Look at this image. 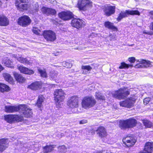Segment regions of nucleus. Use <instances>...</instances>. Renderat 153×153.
Returning <instances> with one entry per match:
<instances>
[{
  "label": "nucleus",
  "mask_w": 153,
  "mask_h": 153,
  "mask_svg": "<svg viewBox=\"0 0 153 153\" xmlns=\"http://www.w3.org/2000/svg\"><path fill=\"white\" fill-rule=\"evenodd\" d=\"M3 62L7 67L10 68H14V66L12 62L10 60L7 58L3 60Z\"/></svg>",
  "instance_id": "nucleus-31"
},
{
  "label": "nucleus",
  "mask_w": 153,
  "mask_h": 153,
  "mask_svg": "<svg viewBox=\"0 0 153 153\" xmlns=\"http://www.w3.org/2000/svg\"><path fill=\"white\" fill-rule=\"evenodd\" d=\"M58 149L59 152L61 153H65L67 152V148L64 145L59 146Z\"/></svg>",
  "instance_id": "nucleus-37"
},
{
  "label": "nucleus",
  "mask_w": 153,
  "mask_h": 153,
  "mask_svg": "<svg viewBox=\"0 0 153 153\" xmlns=\"http://www.w3.org/2000/svg\"><path fill=\"white\" fill-rule=\"evenodd\" d=\"M4 119L8 123H10L15 121H21L23 120V117L18 115L9 114L4 116Z\"/></svg>",
  "instance_id": "nucleus-8"
},
{
  "label": "nucleus",
  "mask_w": 153,
  "mask_h": 153,
  "mask_svg": "<svg viewBox=\"0 0 153 153\" xmlns=\"http://www.w3.org/2000/svg\"><path fill=\"white\" fill-rule=\"evenodd\" d=\"M82 69L84 70H86L87 71H91L92 68L89 65H83L82 66Z\"/></svg>",
  "instance_id": "nucleus-41"
},
{
  "label": "nucleus",
  "mask_w": 153,
  "mask_h": 153,
  "mask_svg": "<svg viewBox=\"0 0 153 153\" xmlns=\"http://www.w3.org/2000/svg\"><path fill=\"white\" fill-rule=\"evenodd\" d=\"M78 98L77 96H74L68 98L67 104L68 107L74 108L78 106Z\"/></svg>",
  "instance_id": "nucleus-9"
},
{
  "label": "nucleus",
  "mask_w": 153,
  "mask_h": 153,
  "mask_svg": "<svg viewBox=\"0 0 153 153\" xmlns=\"http://www.w3.org/2000/svg\"><path fill=\"white\" fill-rule=\"evenodd\" d=\"M96 103V101L93 97L86 96L82 99L81 105L83 108L87 109L94 106Z\"/></svg>",
  "instance_id": "nucleus-2"
},
{
  "label": "nucleus",
  "mask_w": 153,
  "mask_h": 153,
  "mask_svg": "<svg viewBox=\"0 0 153 153\" xmlns=\"http://www.w3.org/2000/svg\"><path fill=\"white\" fill-rule=\"evenodd\" d=\"M128 60L131 63H134L135 60V58L134 57H132L129 58L128 59Z\"/></svg>",
  "instance_id": "nucleus-47"
},
{
  "label": "nucleus",
  "mask_w": 153,
  "mask_h": 153,
  "mask_svg": "<svg viewBox=\"0 0 153 153\" xmlns=\"http://www.w3.org/2000/svg\"><path fill=\"white\" fill-rule=\"evenodd\" d=\"M58 72L55 71H52L50 73V76L51 79H54L57 77Z\"/></svg>",
  "instance_id": "nucleus-38"
},
{
  "label": "nucleus",
  "mask_w": 153,
  "mask_h": 153,
  "mask_svg": "<svg viewBox=\"0 0 153 153\" xmlns=\"http://www.w3.org/2000/svg\"><path fill=\"white\" fill-rule=\"evenodd\" d=\"M62 65L67 68H71L72 66L71 64L66 62H63Z\"/></svg>",
  "instance_id": "nucleus-43"
},
{
  "label": "nucleus",
  "mask_w": 153,
  "mask_h": 153,
  "mask_svg": "<svg viewBox=\"0 0 153 153\" xmlns=\"http://www.w3.org/2000/svg\"><path fill=\"white\" fill-rule=\"evenodd\" d=\"M58 53H57V54H55V56H57V55H58Z\"/></svg>",
  "instance_id": "nucleus-55"
},
{
  "label": "nucleus",
  "mask_w": 153,
  "mask_h": 153,
  "mask_svg": "<svg viewBox=\"0 0 153 153\" xmlns=\"http://www.w3.org/2000/svg\"><path fill=\"white\" fill-rule=\"evenodd\" d=\"M139 63L135 65L134 67L136 68H143V66H142L143 64L141 63V62H139Z\"/></svg>",
  "instance_id": "nucleus-46"
},
{
  "label": "nucleus",
  "mask_w": 153,
  "mask_h": 153,
  "mask_svg": "<svg viewBox=\"0 0 153 153\" xmlns=\"http://www.w3.org/2000/svg\"><path fill=\"white\" fill-rule=\"evenodd\" d=\"M26 0H16L15 5L17 7L18 10L20 11H23L24 10H27V6L26 4H24Z\"/></svg>",
  "instance_id": "nucleus-17"
},
{
  "label": "nucleus",
  "mask_w": 153,
  "mask_h": 153,
  "mask_svg": "<svg viewBox=\"0 0 153 153\" xmlns=\"http://www.w3.org/2000/svg\"><path fill=\"white\" fill-rule=\"evenodd\" d=\"M38 71L40 74L41 76L44 77H47V74L45 70H43L41 69H38Z\"/></svg>",
  "instance_id": "nucleus-40"
},
{
  "label": "nucleus",
  "mask_w": 153,
  "mask_h": 153,
  "mask_svg": "<svg viewBox=\"0 0 153 153\" xmlns=\"http://www.w3.org/2000/svg\"><path fill=\"white\" fill-rule=\"evenodd\" d=\"M3 75L4 79L6 81L11 83H13L14 82V80L10 74L8 73H5L3 74Z\"/></svg>",
  "instance_id": "nucleus-29"
},
{
  "label": "nucleus",
  "mask_w": 153,
  "mask_h": 153,
  "mask_svg": "<svg viewBox=\"0 0 153 153\" xmlns=\"http://www.w3.org/2000/svg\"><path fill=\"white\" fill-rule=\"evenodd\" d=\"M50 12H52L53 14H54L56 13V11L54 9H51V10L50 11Z\"/></svg>",
  "instance_id": "nucleus-51"
},
{
  "label": "nucleus",
  "mask_w": 153,
  "mask_h": 153,
  "mask_svg": "<svg viewBox=\"0 0 153 153\" xmlns=\"http://www.w3.org/2000/svg\"><path fill=\"white\" fill-rule=\"evenodd\" d=\"M87 120L85 119H83L80 120L79 122V124H84L87 123Z\"/></svg>",
  "instance_id": "nucleus-48"
},
{
  "label": "nucleus",
  "mask_w": 153,
  "mask_h": 153,
  "mask_svg": "<svg viewBox=\"0 0 153 153\" xmlns=\"http://www.w3.org/2000/svg\"><path fill=\"white\" fill-rule=\"evenodd\" d=\"M55 146L53 145H47L43 147V151L45 153L51 152L53 150Z\"/></svg>",
  "instance_id": "nucleus-30"
},
{
  "label": "nucleus",
  "mask_w": 153,
  "mask_h": 153,
  "mask_svg": "<svg viewBox=\"0 0 153 153\" xmlns=\"http://www.w3.org/2000/svg\"><path fill=\"white\" fill-rule=\"evenodd\" d=\"M137 62H141L142 63L143 68H151L152 67V62L150 61L143 59H140L137 60Z\"/></svg>",
  "instance_id": "nucleus-22"
},
{
  "label": "nucleus",
  "mask_w": 153,
  "mask_h": 153,
  "mask_svg": "<svg viewBox=\"0 0 153 153\" xmlns=\"http://www.w3.org/2000/svg\"><path fill=\"white\" fill-rule=\"evenodd\" d=\"M153 151V142H147L145 145L144 150L143 152H140V153H152V152Z\"/></svg>",
  "instance_id": "nucleus-21"
},
{
  "label": "nucleus",
  "mask_w": 153,
  "mask_h": 153,
  "mask_svg": "<svg viewBox=\"0 0 153 153\" xmlns=\"http://www.w3.org/2000/svg\"><path fill=\"white\" fill-rule=\"evenodd\" d=\"M43 35L45 39L48 41L53 42L56 39L55 33L52 30L45 31Z\"/></svg>",
  "instance_id": "nucleus-11"
},
{
  "label": "nucleus",
  "mask_w": 153,
  "mask_h": 153,
  "mask_svg": "<svg viewBox=\"0 0 153 153\" xmlns=\"http://www.w3.org/2000/svg\"><path fill=\"white\" fill-rule=\"evenodd\" d=\"M130 92L128 89L123 87L119 89L118 90L112 93L113 97L120 100L123 99L126 97L129 94Z\"/></svg>",
  "instance_id": "nucleus-1"
},
{
  "label": "nucleus",
  "mask_w": 153,
  "mask_h": 153,
  "mask_svg": "<svg viewBox=\"0 0 153 153\" xmlns=\"http://www.w3.org/2000/svg\"><path fill=\"white\" fill-rule=\"evenodd\" d=\"M50 10L51 9L45 7H42V11L44 13H49Z\"/></svg>",
  "instance_id": "nucleus-42"
},
{
  "label": "nucleus",
  "mask_w": 153,
  "mask_h": 153,
  "mask_svg": "<svg viewBox=\"0 0 153 153\" xmlns=\"http://www.w3.org/2000/svg\"><path fill=\"white\" fill-rule=\"evenodd\" d=\"M71 24L73 27L77 29L81 28L85 25V22L84 21L79 19H73L71 21Z\"/></svg>",
  "instance_id": "nucleus-13"
},
{
  "label": "nucleus",
  "mask_w": 153,
  "mask_h": 153,
  "mask_svg": "<svg viewBox=\"0 0 153 153\" xmlns=\"http://www.w3.org/2000/svg\"><path fill=\"white\" fill-rule=\"evenodd\" d=\"M33 9L35 11H37L39 10V5L37 3H36L33 5Z\"/></svg>",
  "instance_id": "nucleus-44"
},
{
  "label": "nucleus",
  "mask_w": 153,
  "mask_h": 153,
  "mask_svg": "<svg viewBox=\"0 0 153 153\" xmlns=\"http://www.w3.org/2000/svg\"><path fill=\"white\" fill-rule=\"evenodd\" d=\"M104 26L106 28L114 30H117V28L113 25V24L110 22H105L104 23Z\"/></svg>",
  "instance_id": "nucleus-28"
},
{
  "label": "nucleus",
  "mask_w": 153,
  "mask_h": 153,
  "mask_svg": "<svg viewBox=\"0 0 153 153\" xmlns=\"http://www.w3.org/2000/svg\"><path fill=\"white\" fill-rule=\"evenodd\" d=\"M133 67L132 65L127 64L125 62H123L121 63L120 66H119V68L120 69L128 68L130 67Z\"/></svg>",
  "instance_id": "nucleus-36"
},
{
  "label": "nucleus",
  "mask_w": 153,
  "mask_h": 153,
  "mask_svg": "<svg viewBox=\"0 0 153 153\" xmlns=\"http://www.w3.org/2000/svg\"><path fill=\"white\" fill-rule=\"evenodd\" d=\"M116 7L109 4L105 5L102 8L104 14L107 16H109L114 14L115 12Z\"/></svg>",
  "instance_id": "nucleus-10"
},
{
  "label": "nucleus",
  "mask_w": 153,
  "mask_h": 153,
  "mask_svg": "<svg viewBox=\"0 0 153 153\" xmlns=\"http://www.w3.org/2000/svg\"><path fill=\"white\" fill-rule=\"evenodd\" d=\"M7 140L4 139H0V153L3 152L7 147Z\"/></svg>",
  "instance_id": "nucleus-26"
},
{
  "label": "nucleus",
  "mask_w": 153,
  "mask_h": 153,
  "mask_svg": "<svg viewBox=\"0 0 153 153\" xmlns=\"http://www.w3.org/2000/svg\"><path fill=\"white\" fill-rule=\"evenodd\" d=\"M95 97L96 99L100 100H104L105 97L102 96L99 92H96L95 93Z\"/></svg>",
  "instance_id": "nucleus-35"
},
{
  "label": "nucleus",
  "mask_w": 153,
  "mask_h": 153,
  "mask_svg": "<svg viewBox=\"0 0 153 153\" xmlns=\"http://www.w3.org/2000/svg\"><path fill=\"white\" fill-rule=\"evenodd\" d=\"M150 100V98L149 97L145 98L143 100V103L145 105H146L149 103Z\"/></svg>",
  "instance_id": "nucleus-45"
},
{
  "label": "nucleus",
  "mask_w": 153,
  "mask_h": 153,
  "mask_svg": "<svg viewBox=\"0 0 153 153\" xmlns=\"http://www.w3.org/2000/svg\"><path fill=\"white\" fill-rule=\"evenodd\" d=\"M92 6V2L90 0H78L76 7L80 10L85 11Z\"/></svg>",
  "instance_id": "nucleus-5"
},
{
  "label": "nucleus",
  "mask_w": 153,
  "mask_h": 153,
  "mask_svg": "<svg viewBox=\"0 0 153 153\" xmlns=\"http://www.w3.org/2000/svg\"><path fill=\"white\" fill-rule=\"evenodd\" d=\"M150 28L153 30V22H152L150 25Z\"/></svg>",
  "instance_id": "nucleus-52"
},
{
  "label": "nucleus",
  "mask_w": 153,
  "mask_h": 153,
  "mask_svg": "<svg viewBox=\"0 0 153 153\" xmlns=\"http://www.w3.org/2000/svg\"><path fill=\"white\" fill-rule=\"evenodd\" d=\"M143 123L144 126L146 128H150L152 127L153 125L151 122L148 120H143Z\"/></svg>",
  "instance_id": "nucleus-34"
},
{
  "label": "nucleus",
  "mask_w": 153,
  "mask_h": 153,
  "mask_svg": "<svg viewBox=\"0 0 153 153\" xmlns=\"http://www.w3.org/2000/svg\"><path fill=\"white\" fill-rule=\"evenodd\" d=\"M17 56L15 55H13V57L16 58L17 60L21 63L28 65H30L32 63V62L27 59L26 58H24L22 56L17 57Z\"/></svg>",
  "instance_id": "nucleus-20"
},
{
  "label": "nucleus",
  "mask_w": 153,
  "mask_h": 153,
  "mask_svg": "<svg viewBox=\"0 0 153 153\" xmlns=\"http://www.w3.org/2000/svg\"><path fill=\"white\" fill-rule=\"evenodd\" d=\"M143 33H145V34H147V33L145 31H144L143 32Z\"/></svg>",
  "instance_id": "nucleus-53"
},
{
  "label": "nucleus",
  "mask_w": 153,
  "mask_h": 153,
  "mask_svg": "<svg viewBox=\"0 0 153 153\" xmlns=\"http://www.w3.org/2000/svg\"><path fill=\"white\" fill-rule=\"evenodd\" d=\"M31 22L29 17L27 16H24L19 18L18 23L19 25L25 27L29 25Z\"/></svg>",
  "instance_id": "nucleus-12"
},
{
  "label": "nucleus",
  "mask_w": 153,
  "mask_h": 153,
  "mask_svg": "<svg viewBox=\"0 0 153 153\" xmlns=\"http://www.w3.org/2000/svg\"><path fill=\"white\" fill-rule=\"evenodd\" d=\"M1 1H0V6H1Z\"/></svg>",
  "instance_id": "nucleus-54"
},
{
  "label": "nucleus",
  "mask_w": 153,
  "mask_h": 153,
  "mask_svg": "<svg viewBox=\"0 0 153 153\" xmlns=\"http://www.w3.org/2000/svg\"><path fill=\"white\" fill-rule=\"evenodd\" d=\"M41 87V83L39 82H36L28 86V88L33 90L39 89Z\"/></svg>",
  "instance_id": "nucleus-24"
},
{
  "label": "nucleus",
  "mask_w": 153,
  "mask_h": 153,
  "mask_svg": "<svg viewBox=\"0 0 153 153\" xmlns=\"http://www.w3.org/2000/svg\"><path fill=\"white\" fill-rule=\"evenodd\" d=\"M102 152H101V151H100L99 152H98V153H102Z\"/></svg>",
  "instance_id": "nucleus-56"
},
{
  "label": "nucleus",
  "mask_w": 153,
  "mask_h": 153,
  "mask_svg": "<svg viewBox=\"0 0 153 153\" xmlns=\"http://www.w3.org/2000/svg\"><path fill=\"white\" fill-rule=\"evenodd\" d=\"M54 100L57 107H60L59 103L63 101L65 98V94L62 89H56L54 93Z\"/></svg>",
  "instance_id": "nucleus-3"
},
{
  "label": "nucleus",
  "mask_w": 153,
  "mask_h": 153,
  "mask_svg": "<svg viewBox=\"0 0 153 153\" xmlns=\"http://www.w3.org/2000/svg\"><path fill=\"white\" fill-rule=\"evenodd\" d=\"M96 131L99 136L101 137H104L106 136V131L103 127H99L96 130Z\"/></svg>",
  "instance_id": "nucleus-25"
},
{
  "label": "nucleus",
  "mask_w": 153,
  "mask_h": 153,
  "mask_svg": "<svg viewBox=\"0 0 153 153\" xmlns=\"http://www.w3.org/2000/svg\"><path fill=\"white\" fill-rule=\"evenodd\" d=\"M149 15L150 18L153 19V10H152L149 12Z\"/></svg>",
  "instance_id": "nucleus-49"
},
{
  "label": "nucleus",
  "mask_w": 153,
  "mask_h": 153,
  "mask_svg": "<svg viewBox=\"0 0 153 153\" xmlns=\"http://www.w3.org/2000/svg\"><path fill=\"white\" fill-rule=\"evenodd\" d=\"M10 90V88L8 86L2 83H0V91L4 92H7Z\"/></svg>",
  "instance_id": "nucleus-32"
},
{
  "label": "nucleus",
  "mask_w": 153,
  "mask_h": 153,
  "mask_svg": "<svg viewBox=\"0 0 153 153\" xmlns=\"http://www.w3.org/2000/svg\"><path fill=\"white\" fill-rule=\"evenodd\" d=\"M136 100V98L135 97H131L124 101H121L120 104L121 106L130 108L134 106Z\"/></svg>",
  "instance_id": "nucleus-7"
},
{
  "label": "nucleus",
  "mask_w": 153,
  "mask_h": 153,
  "mask_svg": "<svg viewBox=\"0 0 153 153\" xmlns=\"http://www.w3.org/2000/svg\"><path fill=\"white\" fill-rule=\"evenodd\" d=\"M17 68L20 73L25 74L31 75L33 74L34 73V72L33 70L25 67L22 65L18 66Z\"/></svg>",
  "instance_id": "nucleus-18"
},
{
  "label": "nucleus",
  "mask_w": 153,
  "mask_h": 153,
  "mask_svg": "<svg viewBox=\"0 0 153 153\" xmlns=\"http://www.w3.org/2000/svg\"><path fill=\"white\" fill-rule=\"evenodd\" d=\"M59 16L62 19L64 20H68L73 17L72 13L70 11L63 12L59 13Z\"/></svg>",
  "instance_id": "nucleus-19"
},
{
  "label": "nucleus",
  "mask_w": 153,
  "mask_h": 153,
  "mask_svg": "<svg viewBox=\"0 0 153 153\" xmlns=\"http://www.w3.org/2000/svg\"><path fill=\"white\" fill-rule=\"evenodd\" d=\"M64 135L63 133H59L57 134V136L58 138H60Z\"/></svg>",
  "instance_id": "nucleus-50"
},
{
  "label": "nucleus",
  "mask_w": 153,
  "mask_h": 153,
  "mask_svg": "<svg viewBox=\"0 0 153 153\" xmlns=\"http://www.w3.org/2000/svg\"><path fill=\"white\" fill-rule=\"evenodd\" d=\"M14 76L16 80L19 83H23L25 81V78L21 74L15 73Z\"/></svg>",
  "instance_id": "nucleus-27"
},
{
  "label": "nucleus",
  "mask_w": 153,
  "mask_h": 153,
  "mask_svg": "<svg viewBox=\"0 0 153 153\" xmlns=\"http://www.w3.org/2000/svg\"><path fill=\"white\" fill-rule=\"evenodd\" d=\"M44 99V98L42 95L39 97L36 105L39 108L41 107L42 106V103Z\"/></svg>",
  "instance_id": "nucleus-33"
},
{
  "label": "nucleus",
  "mask_w": 153,
  "mask_h": 153,
  "mask_svg": "<svg viewBox=\"0 0 153 153\" xmlns=\"http://www.w3.org/2000/svg\"><path fill=\"white\" fill-rule=\"evenodd\" d=\"M32 31L34 33L37 35H39L41 33H42L41 30L36 27H33Z\"/></svg>",
  "instance_id": "nucleus-39"
},
{
  "label": "nucleus",
  "mask_w": 153,
  "mask_h": 153,
  "mask_svg": "<svg viewBox=\"0 0 153 153\" xmlns=\"http://www.w3.org/2000/svg\"><path fill=\"white\" fill-rule=\"evenodd\" d=\"M128 15H136L140 16V13L137 10H126L125 11H122L120 13L118 17L117 18V20L120 22L123 18L126 17Z\"/></svg>",
  "instance_id": "nucleus-6"
},
{
  "label": "nucleus",
  "mask_w": 153,
  "mask_h": 153,
  "mask_svg": "<svg viewBox=\"0 0 153 153\" xmlns=\"http://www.w3.org/2000/svg\"><path fill=\"white\" fill-rule=\"evenodd\" d=\"M123 142L128 147L131 146L135 143L136 140L133 137L130 136H127L123 139Z\"/></svg>",
  "instance_id": "nucleus-15"
},
{
  "label": "nucleus",
  "mask_w": 153,
  "mask_h": 153,
  "mask_svg": "<svg viewBox=\"0 0 153 153\" xmlns=\"http://www.w3.org/2000/svg\"><path fill=\"white\" fill-rule=\"evenodd\" d=\"M9 24L8 19L4 15H0V26H5Z\"/></svg>",
  "instance_id": "nucleus-23"
},
{
  "label": "nucleus",
  "mask_w": 153,
  "mask_h": 153,
  "mask_svg": "<svg viewBox=\"0 0 153 153\" xmlns=\"http://www.w3.org/2000/svg\"><path fill=\"white\" fill-rule=\"evenodd\" d=\"M137 123V120L134 118H130L120 122L119 126L121 129L132 128L135 126Z\"/></svg>",
  "instance_id": "nucleus-4"
},
{
  "label": "nucleus",
  "mask_w": 153,
  "mask_h": 153,
  "mask_svg": "<svg viewBox=\"0 0 153 153\" xmlns=\"http://www.w3.org/2000/svg\"><path fill=\"white\" fill-rule=\"evenodd\" d=\"M25 106L23 105H15L14 106H5V111L8 113H13L20 111V109L24 108Z\"/></svg>",
  "instance_id": "nucleus-14"
},
{
  "label": "nucleus",
  "mask_w": 153,
  "mask_h": 153,
  "mask_svg": "<svg viewBox=\"0 0 153 153\" xmlns=\"http://www.w3.org/2000/svg\"><path fill=\"white\" fill-rule=\"evenodd\" d=\"M25 106L24 108L20 109L19 112L22 113L23 115L26 117H30L32 116L33 113L32 109L25 105H21Z\"/></svg>",
  "instance_id": "nucleus-16"
}]
</instances>
